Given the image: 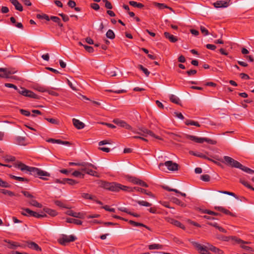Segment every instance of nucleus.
I'll list each match as a JSON object with an SVG mask.
<instances>
[{
  "label": "nucleus",
  "mask_w": 254,
  "mask_h": 254,
  "mask_svg": "<svg viewBox=\"0 0 254 254\" xmlns=\"http://www.w3.org/2000/svg\"><path fill=\"white\" fill-rule=\"evenodd\" d=\"M102 187L112 191L118 192L121 190L125 191H133V189L116 182H103Z\"/></svg>",
  "instance_id": "1"
},
{
  "label": "nucleus",
  "mask_w": 254,
  "mask_h": 254,
  "mask_svg": "<svg viewBox=\"0 0 254 254\" xmlns=\"http://www.w3.org/2000/svg\"><path fill=\"white\" fill-rule=\"evenodd\" d=\"M4 86L8 88H12L15 90H17L18 92L25 97H28L29 98H33V99H38L39 97L37 95L34 93L33 91L27 90L24 87H21L20 89H18L17 86L13 84L6 83L4 84Z\"/></svg>",
  "instance_id": "2"
},
{
  "label": "nucleus",
  "mask_w": 254,
  "mask_h": 254,
  "mask_svg": "<svg viewBox=\"0 0 254 254\" xmlns=\"http://www.w3.org/2000/svg\"><path fill=\"white\" fill-rule=\"evenodd\" d=\"M80 166L82 168L80 169L81 171L84 172L86 174L93 176H97V172L93 171L91 168L97 169V167L93 164L88 162H81Z\"/></svg>",
  "instance_id": "3"
},
{
  "label": "nucleus",
  "mask_w": 254,
  "mask_h": 254,
  "mask_svg": "<svg viewBox=\"0 0 254 254\" xmlns=\"http://www.w3.org/2000/svg\"><path fill=\"white\" fill-rule=\"evenodd\" d=\"M28 172H29L31 175L36 177H39L40 178L44 180H47V179L43 178V176L49 177L50 176L49 173L35 167H29Z\"/></svg>",
  "instance_id": "4"
},
{
  "label": "nucleus",
  "mask_w": 254,
  "mask_h": 254,
  "mask_svg": "<svg viewBox=\"0 0 254 254\" xmlns=\"http://www.w3.org/2000/svg\"><path fill=\"white\" fill-rule=\"evenodd\" d=\"M186 137L187 138L193 141L196 143H202L204 142H206L211 144H216L217 143V141L216 140H212L208 138L198 137L196 136L189 134H187Z\"/></svg>",
  "instance_id": "5"
},
{
  "label": "nucleus",
  "mask_w": 254,
  "mask_h": 254,
  "mask_svg": "<svg viewBox=\"0 0 254 254\" xmlns=\"http://www.w3.org/2000/svg\"><path fill=\"white\" fill-rule=\"evenodd\" d=\"M224 161H223V162L224 163L232 167L239 168L240 167L242 166V164L240 162L229 156H225L224 157Z\"/></svg>",
  "instance_id": "6"
},
{
  "label": "nucleus",
  "mask_w": 254,
  "mask_h": 254,
  "mask_svg": "<svg viewBox=\"0 0 254 254\" xmlns=\"http://www.w3.org/2000/svg\"><path fill=\"white\" fill-rule=\"evenodd\" d=\"M193 246L201 254H211L209 252L208 246H204L196 242L193 243Z\"/></svg>",
  "instance_id": "7"
},
{
  "label": "nucleus",
  "mask_w": 254,
  "mask_h": 254,
  "mask_svg": "<svg viewBox=\"0 0 254 254\" xmlns=\"http://www.w3.org/2000/svg\"><path fill=\"white\" fill-rule=\"evenodd\" d=\"M76 237L73 235H63L59 240V243L63 245H66L67 243L74 242L76 240Z\"/></svg>",
  "instance_id": "8"
},
{
  "label": "nucleus",
  "mask_w": 254,
  "mask_h": 254,
  "mask_svg": "<svg viewBox=\"0 0 254 254\" xmlns=\"http://www.w3.org/2000/svg\"><path fill=\"white\" fill-rule=\"evenodd\" d=\"M16 72V70L14 69L8 68H0V78H8L10 74H14Z\"/></svg>",
  "instance_id": "9"
},
{
  "label": "nucleus",
  "mask_w": 254,
  "mask_h": 254,
  "mask_svg": "<svg viewBox=\"0 0 254 254\" xmlns=\"http://www.w3.org/2000/svg\"><path fill=\"white\" fill-rule=\"evenodd\" d=\"M166 166L167 169L172 171H175L178 170V165L176 163L173 162L172 161H167L164 163H160L159 164V167H160L162 166Z\"/></svg>",
  "instance_id": "10"
},
{
  "label": "nucleus",
  "mask_w": 254,
  "mask_h": 254,
  "mask_svg": "<svg viewBox=\"0 0 254 254\" xmlns=\"http://www.w3.org/2000/svg\"><path fill=\"white\" fill-rule=\"evenodd\" d=\"M113 123L121 127L134 131L132 129V127L124 121L116 119L113 120Z\"/></svg>",
  "instance_id": "11"
},
{
  "label": "nucleus",
  "mask_w": 254,
  "mask_h": 254,
  "mask_svg": "<svg viewBox=\"0 0 254 254\" xmlns=\"http://www.w3.org/2000/svg\"><path fill=\"white\" fill-rule=\"evenodd\" d=\"M140 132H137L138 134L140 135L146 136L147 134L159 140H161V138L159 136L156 135L152 131L146 129V128H142L140 129Z\"/></svg>",
  "instance_id": "12"
},
{
  "label": "nucleus",
  "mask_w": 254,
  "mask_h": 254,
  "mask_svg": "<svg viewBox=\"0 0 254 254\" xmlns=\"http://www.w3.org/2000/svg\"><path fill=\"white\" fill-rule=\"evenodd\" d=\"M40 20H46L47 21L52 20L53 22L57 23L58 25L62 27L63 24L61 23V19L59 17H37Z\"/></svg>",
  "instance_id": "13"
},
{
  "label": "nucleus",
  "mask_w": 254,
  "mask_h": 254,
  "mask_svg": "<svg viewBox=\"0 0 254 254\" xmlns=\"http://www.w3.org/2000/svg\"><path fill=\"white\" fill-rule=\"evenodd\" d=\"M66 214L69 216L79 219H84L85 217V213L83 212H76L72 210H68L66 212Z\"/></svg>",
  "instance_id": "14"
},
{
  "label": "nucleus",
  "mask_w": 254,
  "mask_h": 254,
  "mask_svg": "<svg viewBox=\"0 0 254 254\" xmlns=\"http://www.w3.org/2000/svg\"><path fill=\"white\" fill-rule=\"evenodd\" d=\"M14 143L19 145H26V138L25 137L17 136L14 138Z\"/></svg>",
  "instance_id": "15"
},
{
  "label": "nucleus",
  "mask_w": 254,
  "mask_h": 254,
  "mask_svg": "<svg viewBox=\"0 0 254 254\" xmlns=\"http://www.w3.org/2000/svg\"><path fill=\"white\" fill-rule=\"evenodd\" d=\"M27 246L30 249L35 250L36 251H41V248L35 242H27Z\"/></svg>",
  "instance_id": "16"
},
{
  "label": "nucleus",
  "mask_w": 254,
  "mask_h": 254,
  "mask_svg": "<svg viewBox=\"0 0 254 254\" xmlns=\"http://www.w3.org/2000/svg\"><path fill=\"white\" fill-rule=\"evenodd\" d=\"M14 166L19 169L22 171H28L29 167L22 163L21 162H17L14 164Z\"/></svg>",
  "instance_id": "17"
},
{
  "label": "nucleus",
  "mask_w": 254,
  "mask_h": 254,
  "mask_svg": "<svg viewBox=\"0 0 254 254\" xmlns=\"http://www.w3.org/2000/svg\"><path fill=\"white\" fill-rule=\"evenodd\" d=\"M131 188L133 189V191L134 190H136L137 191L141 192V193H145L146 195L149 196L150 197H155L154 195L151 192L147 191L146 190H145L144 189H142V188H140L139 187H134V188Z\"/></svg>",
  "instance_id": "18"
},
{
  "label": "nucleus",
  "mask_w": 254,
  "mask_h": 254,
  "mask_svg": "<svg viewBox=\"0 0 254 254\" xmlns=\"http://www.w3.org/2000/svg\"><path fill=\"white\" fill-rule=\"evenodd\" d=\"M72 123L74 126L78 129H82L84 127V124L77 119L73 118Z\"/></svg>",
  "instance_id": "19"
},
{
  "label": "nucleus",
  "mask_w": 254,
  "mask_h": 254,
  "mask_svg": "<svg viewBox=\"0 0 254 254\" xmlns=\"http://www.w3.org/2000/svg\"><path fill=\"white\" fill-rule=\"evenodd\" d=\"M214 208L217 210H218L225 213V214L229 215L232 216H235V215L233 214L232 212H231L229 210L226 209L222 206H215Z\"/></svg>",
  "instance_id": "20"
},
{
  "label": "nucleus",
  "mask_w": 254,
  "mask_h": 254,
  "mask_svg": "<svg viewBox=\"0 0 254 254\" xmlns=\"http://www.w3.org/2000/svg\"><path fill=\"white\" fill-rule=\"evenodd\" d=\"M10 1L14 6L16 10L20 11L23 10V7L21 4L17 0H10Z\"/></svg>",
  "instance_id": "21"
},
{
  "label": "nucleus",
  "mask_w": 254,
  "mask_h": 254,
  "mask_svg": "<svg viewBox=\"0 0 254 254\" xmlns=\"http://www.w3.org/2000/svg\"><path fill=\"white\" fill-rule=\"evenodd\" d=\"M214 5L215 7L219 8V7H226L228 6V4L227 2L224 0H219L217 1L216 2L214 3Z\"/></svg>",
  "instance_id": "22"
},
{
  "label": "nucleus",
  "mask_w": 254,
  "mask_h": 254,
  "mask_svg": "<svg viewBox=\"0 0 254 254\" xmlns=\"http://www.w3.org/2000/svg\"><path fill=\"white\" fill-rule=\"evenodd\" d=\"M164 34L165 38L169 39V41L172 43H175L178 41V39L176 37L170 34L169 32H165Z\"/></svg>",
  "instance_id": "23"
},
{
  "label": "nucleus",
  "mask_w": 254,
  "mask_h": 254,
  "mask_svg": "<svg viewBox=\"0 0 254 254\" xmlns=\"http://www.w3.org/2000/svg\"><path fill=\"white\" fill-rule=\"evenodd\" d=\"M153 4H154V5L155 6L157 7V8H158L160 9H163L164 8H167V9H168L169 10H170L171 11H172L174 12V10L171 7H168L167 5H166V4H165L164 3H158V2H154Z\"/></svg>",
  "instance_id": "24"
},
{
  "label": "nucleus",
  "mask_w": 254,
  "mask_h": 254,
  "mask_svg": "<svg viewBox=\"0 0 254 254\" xmlns=\"http://www.w3.org/2000/svg\"><path fill=\"white\" fill-rule=\"evenodd\" d=\"M208 246L209 250L212 252L218 254H222L223 253L222 250L217 248L211 244H208Z\"/></svg>",
  "instance_id": "25"
},
{
  "label": "nucleus",
  "mask_w": 254,
  "mask_h": 254,
  "mask_svg": "<svg viewBox=\"0 0 254 254\" xmlns=\"http://www.w3.org/2000/svg\"><path fill=\"white\" fill-rule=\"evenodd\" d=\"M66 221L67 223H73L77 225H80L82 224V222L81 220L72 218H66Z\"/></svg>",
  "instance_id": "26"
},
{
  "label": "nucleus",
  "mask_w": 254,
  "mask_h": 254,
  "mask_svg": "<svg viewBox=\"0 0 254 254\" xmlns=\"http://www.w3.org/2000/svg\"><path fill=\"white\" fill-rule=\"evenodd\" d=\"M33 89L40 92H46L47 87L39 84H35L33 87Z\"/></svg>",
  "instance_id": "27"
},
{
  "label": "nucleus",
  "mask_w": 254,
  "mask_h": 254,
  "mask_svg": "<svg viewBox=\"0 0 254 254\" xmlns=\"http://www.w3.org/2000/svg\"><path fill=\"white\" fill-rule=\"evenodd\" d=\"M28 203L34 206H35L38 208H41L42 207V205L39 203L36 200L34 199V198H31L29 201Z\"/></svg>",
  "instance_id": "28"
},
{
  "label": "nucleus",
  "mask_w": 254,
  "mask_h": 254,
  "mask_svg": "<svg viewBox=\"0 0 254 254\" xmlns=\"http://www.w3.org/2000/svg\"><path fill=\"white\" fill-rule=\"evenodd\" d=\"M232 239L233 240H234L235 242H236L238 244H240L241 245H240V247L242 248V249H244V247H246V245H245V244H249L250 243L249 242H245V241H244L243 240L239 239V238H238L237 237H233L232 238Z\"/></svg>",
  "instance_id": "29"
},
{
  "label": "nucleus",
  "mask_w": 254,
  "mask_h": 254,
  "mask_svg": "<svg viewBox=\"0 0 254 254\" xmlns=\"http://www.w3.org/2000/svg\"><path fill=\"white\" fill-rule=\"evenodd\" d=\"M43 210L46 213H47V214H49L52 216H55L58 214L57 212L54 209L46 207L44 208Z\"/></svg>",
  "instance_id": "30"
},
{
  "label": "nucleus",
  "mask_w": 254,
  "mask_h": 254,
  "mask_svg": "<svg viewBox=\"0 0 254 254\" xmlns=\"http://www.w3.org/2000/svg\"><path fill=\"white\" fill-rule=\"evenodd\" d=\"M170 222L171 224H173L174 225H175L178 227L181 228L183 229H184L185 228V227L183 224H182L180 222H179L177 220H176L175 219H171V220L170 221Z\"/></svg>",
  "instance_id": "31"
},
{
  "label": "nucleus",
  "mask_w": 254,
  "mask_h": 254,
  "mask_svg": "<svg viewBox=\"0 0 254 254\" xmlns=\"http://www.w3.org/2000/svg\"><path fill=\"white\" fill-rule=\"evenodd\" d=\"M169 98L172 102L175 103L176 104H180V100L176 95L171 94L170 95Z\"/></svg>",
  "instance_id": "32"
},
{
  "label": "nucleus",
  "mask_w": 254,
  "mask_h": 254,
  "mask_svg": "<svg viewBox=\"0 0 254 254\" xmlns=\"http://www.w3.org/2000/svg\"><path fill=\"white\" fill-rule=\"evenodd\" d=\"M23 211L21 214L24 216H32L33 211L29 208H22Z\"/></svg>",
  "instance_id": "33"
},
{
  "label": "nucleus",
  "mask_w": 254,
  "mask_h": 254,
  "mask_svg": "<svg viewBox=\"0 0 254 254\" xmlns=\"http://www.w3.org/2000/svg\"><path fill=\"white\" fill-rule=\"evenodd\" d=\"M172 201L173 203L178 205H180L182 207H186V204L184 203L183 202L181 201V200H180L179 199H178L177 198H176V197H173L172 198Z\"/></svg>",
  "instance_id": "34"
},
{
  "label": "nucleus",
  "mask_w": 254,
  "mask_h": 254,
  "mask_svg": "<svg viewBox=\"0 0 254 254\" xmlns=\"http://www.w3.org/2000/svg\"><path fill=\"white\" fill-rule=\"evenodd\" d=\"M162 246L158 244H154L149 245L148 246V249L150 250H160L162 249Z\"/></svg>",
  "instance_id": "35"
},
{
  "label": "nucleus",
  "mask_w": 254,
  "mask_h": 254,
  "mask_svg": "<svg viewBox=\"0 0 254 254\" xmlns=\"http://www.w3.org/2000/svg\"><path fill=\"white\" fill-rule=\"evenodd\" d=\"M9 177L10 178L14 179L15 180L20 181V182H28V180L25 178H22L20 177H17L13 175H9Z\"/></svg>",
  "instance_id": "36"
},
{
  "label": "nucleus",
  "mask_w": 254,
  "mask_h": 254,
  "mask_svg": "<svg viewBox=\"0 0 254 254\" xmlns=\"http://www.w3.org/2000/svg\"><path fill=\"white\" fill-rule=\"evenodd\" d=\"M239 169H240L242 170V171H243L248 174H253L254 173V170H253L249 168H248L246 166H244L242 164V166L240 167Z\"/></svg>",
  "instance_id": "37"
},
{
  "label": "nucleus",
  "mask_w": 254,
  "mask_h": 254,
  "mask_svg": "<svg viewBox=\"0 0 254 254\" xmlns=\"http://www.w3.org/2000/svg\"><path fill=\"white\" fill-rule=\"evenodd\" d=\"M129 4L132 6L133 7H137V8H142L143 7H144V5L142 4V3H138L136 1H129Z\"/></svg>",
  "instance_id": "38"
},
{
  "label": "nucleus",
  "mask_w": 254,
  "mask_h": 254,
  "mask_svg": "<svg viewBox=\"0 0 254 254\" xmlns=\"http://www.w3.org/2000/svg\"><path fill=\"white\" fill-rule=\"evenodd\" d=\"M2 158L5 162H13L15 160V157L11 155H6Z\"/></svg>",
  "instance_id": "39"
},
{
  "label": "nucleus",
  "mask_w": 254,
  "mask_h": 254,
  "mask_svg": "<svg viewBox=\"0 0 254 254\" xmlns=\"http://www.w3.org/2000/svg\"><path fill=\"white\" fill-rule=\"evenodd\" d=\"M81 196L83 198L86 199L94 200V198H96L95 196H93L88 193H82Z\"/></svg>",
  "instance_id": "40"
},
{
  "label": "nucleus",
  "mask_w": 254,
  "mask_h": 254,
  "mask_svg": "<svg viewBox=\"0 0 254 254\" xmlns=\"http://www.w3.org/2000/svg\"><path fill=\"white\" fill-rule=\"evenodd\" d=\"M185 124L187 126H190V125L195 126L197 127H199L200 126V125H199V124L198 122H195L193 121H191V120H187L185 122Z\"/></svg>",
  "instance_id": "41"
},
{
  "label": "nucleus",
  "mask_w": 254,
  "mask_h": 254,
  "mask_svg": "<svg viewBox=\"0 0 254 254\" xmlns=\"http://www.w3.org/2000/svg\"><path fill=\"white\" fill-rule=\"evenodd\" d=\"M135 202L139 205L146 207H149L151 206V204L144 200H135Z\"/></svg>",
  "instance_id": "42"
},
{
  "label": "nucleus",
  "mask_w": 254,
  "mask_h": 254,
  "mask_svg": "<svg viewBox=\"0 0 254 254\" xmlns=\"http://www.w3.org/2000/svg\"><path fill=\"white\" fill-rule=\"evenodd\" d=\"M106 37L110 39H113L115 37V35L114 34V32L113 31V30L109 29L108 30V31L106 33Z\"/></svg>",
  "instance_id": "43"
},
{
  "label": "nucleus",
  "mask_w": 254,
  "mask_h": 254,
  "mask_svg": "<svg viewBox=\"0 0 254 254\" xmlns=\"http://www.w3.org/2000/svg\"><path fill=\"white\" fill-rule=\"evenodd\" d=\"M127 180L129 182H131L134 184H136V185H137L138 181H139V179L134 177H131V176L127 177Z\"/></svg>",
  "instance_id": "44"
},
{
  "label": "nucleus",
  "mask_w": 254,
  "mask_h": 254,
  "mask_svg": "<svg viewBox=\"0 0 254 254\" xmlns=\"http://www.w3.org/2000/svg\"><path fill=\"white\" fill-rule=\"evenodd\" d=\"M79 44L80 45L83 46L84 47V49L86 50V51L87 52H88V53H92L94 52V49L92 47L83 45L82 44L81 42H79Z\"/></svg>",
  "instance_id": "45"
},
{
  "label": "nucleus",
  "mask_w": 254,
  "mask_h": 254,
  "mask_svg": "<svg viewBox=\"0 0 254 254\" xmlns=\"http://www.w3.org/2000/svg\"><path fill=\"white\" fill-rule=\"evenodd\" d=\"M72 175L75 177L84 178V174L81 173L79 171H75L72 173Z\"/></svg>",
  "instance_id": "46"
},
{
  "label": "nucleus",
  "mask_w": 254,
  "mask_h": 254,
  "mask_svg": "<svg viewBox=\"0 0 254 254\" xmlns=\"http://www.w3.org/2000/svg\"><path fill=\"white\" fill-rule=\"evenodd\" d=\"M10 185H9L6 181H3L1 178H0V187L2 188H9L10 187Z\"/></svg>",
  "instance_id": "47"
},
{
  "label": "nucleus",
  "mask_w": 254,
  "mask_h": 254,
  "mask_svg": "<svg viewBox=\"0 0 254 254\" xmlns=\"http://www.w3.org/2000/svg\"><path fill=\"white\" fill-rule=\"evenodd\" d=\"M0 192L4 194H7L10 196H12L14 195V193L12 191L7 190H4V189L1 190Z\"/></svg>",
  "instance_id": "48"
},
{
  "label": "nucleus",
  "mask_w": 254,
  "mask_h": 254,
  "mask_svg": "<svg viewBox=\"0 0 254 254\" xmlns=\"http://www.w3.org/2000/svg\"><path fill=\"white\" fill-rule=\"evenodd\" d=\"M32 216L39 218L46 217H47V215L45 213L39 214L35 211H33Z\"/></svg>",
  "instance_id": "49"
},
{
  "label": "nucleus",
  "mask_w": 254,
  "mask_h": 254,
  "mask_svg": "<svg viewBox=\"0 0 254 254\" xmlns=\"http://www.w3.org/2000/svg\"><path fill=\"white\" fill-rule=\"evenodd\" d=\"M46 92L48 93L50 95H51L52 96H59V94L58 93L56 92L55 91L53 90L52 89H50L48 87H47Z\"/></svg>",
  "instance_id": "50"
},
{
  "label": "nucleus",
  "mask_w": 254,
  "mask_h": 254,
  "mask_svg": "<svg viewBox=\"0 0 254 254\" xmlns=\"http://www.w3.org/2000/svg\"><path fill=\"white\" fill-rule=\"evenodd\" d=\"M138 68L140 70H141L147 76H148L149 75L150 72L148 70L147 68L144 67L142 65H139Z\"/></svg>",
  "instance_id": "51"
},
{
  "label": "nucleus",
  "mask_w": 254,
  "mask_h": 254,
  "mask_svg": "<svg viewBox=\"0 0 254 254\" xmlns=\"http://www.w3.org/2000/svg\"><path fill=\"white\" fill-rule=\"evenodd\" d=\"M45 119L53 124L58 125L59 124V121L55 119L45 118Z\"/></svg>",
  "instance_id": "52"
},
{
  "label": "nucleus",
  "mask_w": 254,
  "mask_h": 254,
  "mask_svg": "<svg viewBox=\"0 0 254 254\" xmlns=\"http://www.w3.org/2000/svg\"><path fill=\"white\" fill-rule=\"evenodd\" d=\"M65 181H66V183L70 185H74L78 183V182L71 179H65Z\"/></svg>",
  "instance_id": "53"
},
{
  "label": "nucleus",
  "mask_w": 254,
  "mask_h": 254,
  "mask_svg": "<svg viewBox=\"0 0 254 254\" xmlns=\"http://www.w3.org/2000/svg\"><path fill=\"white\" fill-rule=\"evenodd\" d=\"M19 111L22 115H23L25 116L29 117L30 116V112L27 110H24V109H20Z\"/></svg>",
  "instance_id": "54"
},
{
  "label": "nucleus",
  "mask_w": 254,
  "mask_h": 254,
  "mask_svg": "<svg viewBox=\"0 0 254 254\" xmlns=\"http://www.w3.org/2000/svg\"><path fill=\"white\" fill-rule=\"evenodd\" d=\"M240 182L245 187H246L252 190H254V188H253L250 185H249V184L247 181H245L244 180H241Z\"/></svg>",
  "instance_id": "55"
},
{
  "label": "nucleus",
  "mask_w": 254,
  "mask_h": 254,
  "mask_svg": "<svg viewBox=\"0 0 254 254\" xmlns=\"http://www.w3.org/2000/svg\"><path fill=\"white\" fill-rule=\"evenodd\" d=\"M129 223L134 226H144V224L141 223L136 222L132 220H130L129 221Z\"/></svg>",
  "instance_id": "56"
},
{
  "label": "nucleus",
  "mask_w": 254,
  "mask_h": 254,
  "mask_svg": "<svg viewBox=\"0 0 254 254\" xmlns=\"http://www.w3.org/2000/svg\"><path fill=\"white\" fill-rule=\"evenodd\" d=\"M55 204L59 206V207H63V208H67L66 206L65 205V204L63 203L61 201H60V200H56L55 201Z\"/></svg>",
  "instance_id": "57"
},
{
  "label": "nucleus",
  "mask_w": 254,
  "mask_h": 254,
  "mask_svg": "<svg viewBox=\"0 0 254 254\" xmlns=\"http://www.w3.org/2000/svg\"><path fill=\"white\" fill-rule=\"evenodd\" d=\"M201 33L204 35H208L209 34L208 31L203 26H201L200 28Z\"/></svg>",
  "instance_id": "58"
},
{
  "label": "nucleus",
  "mask_w": 254,
  "mask_h": 254,
  "mask_svg": "<svg viewBox=\"0 0 254 254\" xmlns=\"http://www.w3.org/2000/svg\"><path fill=\"white\" fill-rule=\"evenodd\" d=\"M106 91L109 92H114L117 94H121L126 92V91L125 90H118L115 91L112 90H107Z\"/></svg>",
  "instance_id": "59"
},
{
  "label": "nucleus",
  "mask_w": 254,
  "mask_h": 254,
  "mask_svg": "<svg viewBox=\"0 0 254 254\" xmlns=\"http://www.w3.org/2000/svg\"><path fill=\"white\" fill-rule=\"evenodd\" d=\"M201 179L203 181L208 182L210 180V176L208 175H203L201 176Z\"/></svg>",
  "instance_id": "60"
},
{
  "label": "nucleus",
  "mask_w": 254,
  "mask_h": 254,
  "mask_svg": "<svg viewBox=\"0 0 254 254\" xmlns=\"http://www.w3.org/2000/svg\"><path fill=\"white\" fill-rule=\"evenodd\" d=\"M47 141L48 142L52 143H57V144H59V142H60V139H53V138H49L47 140Z\"/></svg>",
  "instance_id": "61"
},
{
  "label": "nucleus",
  "mask_w": 254,
  "mask_h": 254,
  "mask_svg": "<svg viewBox=\"0 0 254 254\" xmlns=\"http://www.w3.org/2000/svg\"><path fill=\"white\" fill-rule=\"evenodd\" d=\"M196 70L193 69L188 70L187 71H186V73L188 74V76L194 75L196 73Z\"/></svg>",
  "instance_id": "62"
},
{
  "label": "nucleus",
  "mask_w": 254,
  "mask_h": 254,
  "mask_svg": "<svg viewBox=\"0 0 254 254\" xmlns=\"http://www.w3.org/2000/svg\"><path fill=\"white\" fill-rule=\"evenodd\" d=\"M206 47L207 49L211 50H215L216 49V46L215 45L209 44H207L206 45Z\"/></svg>",
  "instance_id": "63"
},
{
  "label": "nucleus",
  "mask_w": 254,
  "mask_h": 254,
  "mask_svg": "<svg viewBox=\"0 0 254 254\" xmlns=\"http://www.w3.org/2000/svg\"><path fill=\"white\" fill-rule=\"evenodd\" d=\"M91 7L94 10H98L100 8L99 5L96 3H92L91 4Z\"/></svg>",
  "instance_id": "64"
}]
</instances>
